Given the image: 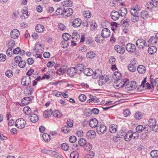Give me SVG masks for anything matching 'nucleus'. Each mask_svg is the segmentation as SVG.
<instances>
[{"mask_svg":"<svg viewBox=\"0 0 158 158\" xmlns=\"http://www.w3.org/2000/svg\"><path fill=\"white\" fill-rule=\"evenodd\" d=\"M124 87L127 90H132L136 89L137 86L136 82L133 81L130 82L129 80H124Z\"/></svg>","mask_w":158,"mask_h":158,"instance_id":"1","label":"nucleus"},{"mask_svg":"<svg viewBox=\"0 0 158 158\" xmlns=\"http://www.w3.org/2000/svg\"><path fill=\"white\" fill-rule=\"evenodd\" d=\"M136 45L139 49L149 46V44L146 43L145 41L142 39H138L137 40Z\"/></svg>","mask_w":158,"mask_h":158,"instance_id":"2","label":"nucleus"},{"mask_svg":"<svg viewBox=\"0 0 158 158\" xmlns=\"http://www.w3.org/2000/svg\"><path fill=\"white\" fill-rule=\"evenodd\" d=\"M26 124L25 120L22 118L18 119L15 123V126L19 129H22L25 127Z\"/></svg>","mask_w":158,"mask_h":158,"instance_id":"3","label":"nucleus"},{"mask_svg":"<svg viewBox=\"0 0 158 158\" xmlns=\"http://www.w3.org/2000/svg\"><path fill=\"white\" fill-rule=\"evenodd\" d=\"M41 152L44 153L49 155L52 156H54L55 157L57 158H61V155L59 154L55 151L44 149L41 151Z\"/></svg>","mask_w":158,"mask_h":158,"instance_id":"4","label":"nucleus"},{"mask_svg":"<svg viewBox=\"0 0 158 158\" xmlns=\"http://www.w3.org/2000/svg\"><path fill=\"white\" fill-rule=\"evenodd\" d=\"M31 83V78L29 76H24L22 79L21 83L23 86H28Z\"/></svg>","mask_w":158,"mask_h":158,"instance_id":"5","label":"nucleus"},{"mask_svg":"<svg viewBox=\"0 0 158 158\" xmlns=\"http://www.w3.org/2000/svg\"><path fill=\"white\" fill-rule=\"evenodd\" d=\"M126 48L128 52L133 53L135 51L136 48L134 44L129 43L126 45Z\"/></svg>","mask_w":158,"mask_h":158,"instance_id":"6","label":"nucleus"},{"mask_svg":"<svg viewBox=\"0 0 158 158\" xmlns=\"http://www.w3.org/2000/svg\"><path fill=\"white\" fill-rule=\"evenodd\" d=\"M73 13V10L71 8L64 9V11L63 13L62 17L64 18L70 16Z\"/></svg>","mask_w":158,"mask_h":158,"instance_id":"7","label":"nucleus"},{"mask_svg":"<svg viewBox=\"0 0 158 158\" xmlns=\"http://www.w3.org/2000/svg\"><path fill=\"white\" fill-rule=\"evenodd\" d=\"M140 10V7L138 5H136L134 7L130 9V11L131 14L132 15L138 14V11Z\"/></svg>","mask_w":158,"mask_h":158,"instance_id":"8","label":"nucleus"},{"mask_svg":"<svg viewBox=\"0 0 158 158\" xmlns=\"http://www.w3.org/2000/svg\"><path fill=\"white\" fill-rule=\"evenodd\" d=\"M101 34L103 38H108L110 35V31L107 28H104L102 30Z\"/></svg>","mask_w":158,"mask_h":158,"instance_id":"9","label":"nucleus"},{"mask_svg":"<svg viewBox=\"0 0 158 158\" xmlns=\"http://www.w3.org/2000/svg\"><path fill=\"white\" fill-rule=\"evenodd\" d=\"M74 68L76 71V73L78 74H80L83 70L84 66L82 64H79L76 65Z\"/></svg>","mask_w":158,"mask_h":158,"instance_id":"10","label":"nucleus"},{"mask_svg":"<svg viewBox=\"0 0 158 158\" xmlns=\"http://www.w3.org/2000/svg\"><path fill=\"white\" fill-rule=\"evenodd\" d=\"M106 130V127L104 125H101L98 126L97 128L96 131L97 133L99 134H103Z\"/></svg>","mask_w":158,"mask_h":158,"instance_id":"11","label":"nucleus"},{"mask_svg":"<svg viewBox=\"0 0 158 158\" xmlns=\"http://www.w3.org/2000/svg\"><path fill=\"white\" fill-rule=\"evenodd\" d=\"M120 13L117 11L114 10L111 12L110 16L111 19L114 21H116L118 19L120 16Z\"/></svg>","mask_w":158,"mask_h":158,"instance_id":"12","label":"nucleus"},{"mask_svg":"<svg viewBox=\"0 0 158 158\" xmlns=\"http://www.w3.org/2000/svg\"><path fill=\"white\" fill-rule=\"evenodd\" d=\"M136 61L134 59L133 61H131V63L128 66V69L131 72H135L136 69V67L135 66Z\"/></svg>","mask_w":158,"mask_h":158,"instance_id":"13","label":"nucleus"},{"mask_svg":"<svg viewBox=\"0 0 158 158\" xmlns=\"http://www.w3.org/2000/svg\"><path fill=\"white\" fill-rule=\"evenodd\" d=\"M19 35L20 33L19 31L16 29H14L12 30L10 34V37L13 39H16L18 38Z\"/></svg>","mask_w":158,"mask_h":158,"instance_id":"14","label":"nucleus"},{"mask_svg":"<svg viewBox=\"0 0 158 158\" xmlns=\"http://www.w3.org/2000/svg\"><path fill=\"white\" fill-rule=\"evenodd\" d=\"M108 79V77L106 75H102L99 78V85H102L105 84Z\"/></svg>","mask_w":158,"mask_h":158,"instance_id":"15","label":"nucleus"},{"mask_svg":"<svg viewBox=\"0 0 158 158\" xmlns=\"http://www.w3.org/2000/svg\"><path fill=\"white\" fill-rule=\"evenodd\" d=\"M102 75V72L101 70L97 69L94 72V73L92 75L93 78L94 79L99 78Z\"/></svg>","mask_w":158,"mask_h":158,"instance_id":"16","label":"nucleus"},{"mask_svg":"<svg viewBox=\"0 0 158 158\" xmlns=\"http://www.w3.org/2000/svg\"><path fill=\"white\" fill-rule=\"evenodd\" d=\"M114 48L116 52L119 54H123L125 52L124 48L118 45H115Z\"/></svg>","mask_w":158,"mask_h":158,"instance_id":"17","label":"nucleus"},{"mask_svg":"<svg viewBox=\"0 0 158 158\" xmlns=\"http://www.w3.org/2000/svg\"><path fill=\"white\" fill-rule=\"evenodd\" d=\"M81 23L82 21L80 19H76L73 21L72 26L74 27H78L81 26Z\"/></svg>","mask_w":158,"mask_h":158,"instance_id":"18","label":"nucleus"},{"mask_svg":"<svg viewBox=\"0 0 158 158\" xmlns=\"http://www.w3.org/2000/svg\"><path fill=\"white\" fill-rule=\"evenodd\" d=\"M98 124V121L95 118L91 119L89 122V125L92 128H95L97 127Z\"/></svg>","mask_w":158,"mask_h":158,"instance_id":"19","label":"nucleus"},{"mask_svg":"<svg viewBox=\"0 0 158 158\" xmlns=\"http://www.w3.org/2000/svg\"><path fill=\"white\" fill-rule=\"evenodd\" d=\"M86 136L88 139H94L96 136V132L94 130L89 131L87 132Z\"/></svg>","mask_w":158,"mask_h":158,"instance_id":"20","label":"nucleus"},{"mask_svg":"<svg viewBox=\"0 0 158 158\" xmlns=\"http://www.w3.org/2000/svg\"><path fill=\"white\" fill-rule=\"evenodd\" d=\"M67 74L70 77H73L76 74H77L76 73V71L74 67H71L67 71Z\"/></svg>","mask_w":158,"mask_h":158,"instance_id":"21","label":"nucleus"},{"mask_svg":"<svg viewBox=\"0 0 158 158\" xmlns=\"http://www.w3.org/2000/svg\"><path fill=\"white\" fill-rule=\"evenodd\" d=\"M132 135V131L131 130H129L124 135L125 140L126 141H129L131 139Z\"/></svg>","mask_w":158,"mask_h":158,"instance_id":"22","label":"nucleus"},{"mask_svg":"<svg viewBox=\"0 0 158 158\" xmlns=\"http://www.w3.org/2000/svg\"><path fill=\"white\" fill-rule=\"evenodd\" d=\"M113 77L117 81H118V80H120L121 79L122 75L118 71H115L113 75Z\"/></svg>","mask_w":158,"mask_h":158,"instance_id":"23","label":"nucleus"},{"mask_svg":"<svg viewBox=\"0 0 158 158\" xmlns=\"http://www.w3.org/2000/svg\"><path fill=\"white\" fill-rule=\"evenodd\" d=\"M32 98H33V97H26L23 98L21 101L22 104L24 105H27L29 103Z\"/></svg>","mask_w":158,"mask_h":158,"instance_id":"24","label":"nucleus"},{"mask_svg":"<svg viewBox=\"0 0 158 158\" xmlns=\"http://www.w3.org/2000/svg\"><path fill=\"white\" fill-rule=\"evenodd\" d=\"M6 45L8 48V50H12V48L15 45V41L13 40H10L7 41Z\"/></svg>","mask_w":158,"mask_h":158,"instance_id":"25","label":"nucleus"},{"mask_svg":"<svg viewBox=\"0 0 158 158\" xmlns=\"http://www.w3.org/2000/svg\"><path fill=\"white\" fill-rule=\"evenodd\" d=\"M30 121L32 123H35L38 121V117L35 114H32L29 117Z\"/></svg>","mask_w":158,"mask_h":158,"instance_id":"26","label":"nucleus"},{"mask_svg":"<svg viewBox=\"0 0 158 158\" xmlns=\"http://www.w3.org/2000/svg\"><path fill=\"white\" fill-rule=\"evenodd\" d=\"M84 73L87 76H91L94 73V71L90 68H86L84 70Z\"/></svg>","mask_w":158,"mask_h":158,"instance_id":"27","label":"nucleus"},{"mask_svg":"<svg viewBox=\"0 0 158 158\" xmlns=\"http://www.w3.org/2000/svg\"><path fill=\"white\" fill-rule=\"evenodd\" d=\"M52 113V110L50 109H48L44 112L43 116L44 118L49 117L51 115Z\"/></svg>","mask_w":158,"mask_h":158,"instance_id":"28","label":"nucleus"},{"mask_svg":"<svg viewBox=\"0 0 158 158\" xmlns=\"http://www.w3.org/2000/svg\"><path fill=\"white\" fill-rule=\"evenodd\" d=\"M35 28L37 32L41 33L44 31V27L43 25L39 24L35 27Z\"/></svg>","mask_w":158,"mask_h":158,"instance_id":"29","label":"nucleus"},{"mask_svg":"<svg viewBox=\"0 0 158 158\" xmlns=\"http://www.w3.org/2000/svg\"><path fill=\"white\" fill-rule=\"evenodd\" d=\"M72 2L71 0L65 1L61 2L62 6L65 7H70L72 6Z\"/></svg>","mask_w":158,"mask_h":158,"instance_id":"30","label":"nucleus"},{"mask_svg":"<svg viewBox=\"0 0 158 158\" xmlns=\"http://www.w3.org/2000/svg\"><path fill=\"white\" fill-rule=\"evenodd\" d=\"M157 51V48L155 46H151L149 48L148 51L150 54L155 53Z\"/></svg>","mask_w":158,"mask_h":158,"instance_id":"31","label":"nucleus"},{"mask_svg":"<svg viewBox=\"0 0 158 158\" xmlns=\"http://www.w3.org/2000/svg\"><path fill=\"white\" fill-rule=\"evenodd\" d=\"M137 69L138 72L141 74L144 73L146 71V68L143 65H139L137 67Z\"/></svg>","mask_w":158,"mask_h":158,"instance_id":"32","label":"nucleus"},{"mask_svg":"<svg viewBox=\"0 0 158 158\" xmlns=\"http://www.w3.org/2000/svg\"><path fill=\"white\" fill-rule=\"evenodd\" d=\"M156 121L154 118L150 119L148 122V125L150 127H152L156 124Z\"/></svg>","mask_w":158,"mask_h":158,"instance_id":"33","label":"nucleus"},{"mask_svg":"<svg viewBox=\"0 0 158 158\" xmlns=\"http://www.w3.org/2000/svg\"><path fill=\"white\" fill-rule=\"evenodd\" d=\"M96 56L95 53L93 51H90L86 54V57L88 58L92 59Z\"/></svg>","mask_w":158,"mask_h":158,"instance_id":"34","label":"nucleus"},{"mask_svg":"<svg viewBox=\"0 0 158 158\" xmlns=\"http://www.w3.org/2000/svg\"><path fill=\"white\" fill-rule=\"evenodd\" d=\"M109 130L112 133H114L117 131V126L116 125L111 124L109 127Z\"/></svg>","mask_w":158,"mask_h":158,"instance_id":"35","label":"nucleus"},{"mask_svg":"<svg viewBox=\"0 0 158 158\" xmlns=\"http://www.w3.org/2000/svg\"><path fill=\"white\" fill-rule=\"evenodd\" d=\"M124 80H121L118 84H117V83L114 84V86L115 88H118V87L123 88L124 87Z\"/></svg>","mask_w":158,"mask_h":158,"instance_id":"36","label":"nucleus"},{"mask_svg":"<svg viewBox=\"0 0 158 158\" xmlns=\"http://www.w3.org/2000/svg\"><path fill=\"white\" fill-rule=\"evenodd\" d=\"M130 20L128 19H124L121 22V23L122 26L125 27H128L129 25V22Z\"/></svg>","mask_w":158,"mask_h":158,"instance_id":"37","label":"nucleus"},{"mask_svg":"<svg viewBox=\"0 0 158 158\" xmlns=\"http://www.w3.org/2000/svg\"><path fill=\"white\" fill-rule=\"evenodd\" d=\"M71 37L72 39L76 40H78L80 39L79 34L76 32H73Z\"/></svg>","mask_w":158,"mask_h":158,"instance_id":"38","label":"nucleus"},{"mask_svg":"<svg viewBox=\"0 0 158 158\" xmlns=\"http://www.w3.org/2000/svg\"><path fill=\"white\" fill-rule=\"evenodd\" d=\"M64 7L58 8L56 10V14L58 15H61L62 16L63 13L64 11Z\"/></svg>","mask_w":158,"mask_h":158,"instance_id":"39","label":"nucleus"},{"mask_svg":"<svg viewBox=\"0 0 158 158\" xmlns=\"http://www.w3.org/2000/svg\"><path fill=\"white\" fill-rule=\"evenodd\" d=\"M151 156L152 158H156L158 157V151L153 150L150 153Z\"/></svg>","mask_w":158,"mask_h":158,"instance_id":"40","label":"nucleus"},{"mask_svg":"<svg viewBox=\"0 0 158 158\" xmlns=\"http://www.w3.org/2000/svg\"><path fill=\"white\" fill-rule=\"evenodd\" d=\"M83 147H84V149L87 151H90L92 148V145L88 143H87Z\"/></svg>","mask_w":158,"mask_h":158,"instance_id":"41","label":"nucleus"},{"mask_svg":"<svg viewBox=\"0 0 158 158\" xmlns=\"http://www.w3.org/2000/svg\"><path fill=\"white\" fill-rule=\"evenodd\" d=\"M61 149L64 151H67L69 149V146L68 144L66 143H64L61 144Z\"/></svg>","mask_w":158,"mask_h":158,"instance_id":"42","label":"nucleus"},{"mask_svg":"<svg viewBox=\"0 0 158 158\" xmlns=\"http://www.w3.org/2000/svg\"><path fill=\"white\" fill-rule=\"evenodd\" d=\"M103 37H102L101 35H98L95 37V41L97 42L98 43H103Z\"/></svg>","mask_w":158,"mask_h":158,"instance_id":"43","label":"nucleus"},{"mask_svg":"<svg viewBox=\"0 0 158 158\" xmlns=\"http://www.w3.org/2000/svg\"><path fill=\"white\" fill-rule=\"evenodd\" d=\"M143 117V114L142 113L140 112H136L134 115V117L135 119L139 120L141 119Z\"/></svg>","mask_w":158,"mask_h":158,"instance_id":"44","label":"nucleus"},{"mask_svg":"<svg viewBox=\"0 0 158 158\" xmlns=\"http://www.w3.org/2000/svg\"><path fill=\"white\" fill-rule=\"evenodd\" d=\"M42 136L43 139L45 142H48L51 139L50 136V135L46 133H44L43 135Z\"/></svg>","mask_w":158,"mask_h":158,"instance_id":"45","label":"nucleus"},{"mask_svg":"<svg viewBox=\"0 0 158 158\" xmlns=\"http://www.w3.org/2000/svg\"><path fill=\"white\" fill-rule=\"evenodd\" d=\"M42 44H40L39 42L36 43L35 46V47L34 48V50H35L36 52H39L40 50L42 48Z\"/></svg>","mask_w":158,"mask_h":158,"instance_id":"46","label":"nucleus"},{"mask_svg":"<svg viewBox=\"0 0 158 158\" xmlns=\"http://www.w3.org/2000/svg\"><path fill=\"white\" fill-rule=\"evenodd\" d=\"M139 19V14L132 15L131 17V20L133 23H135L138 22Z\"/></svg>","mask_w":158,"mask_h":158,"instance_id":"47","label":"nucleus"},{"mask_svg":"<svg viewBox=\"0 0 158 158\" xmlns=\"http://www.w3.org/2000/svg\"><path fill=\"white\" fill-rule=\"evenodd\" d=\"M141 16L143 19H146L149 17V15L146 11H143L141 13Z\"/></svg>","mask_w":158,"mask_h":158,"instance_id":"48","label":"nucleus"},{"mask_svg":"<svg viewBox=\"0 0 158 158\" xmlns=\"http://www.w3.org/2000/svg\"><path fill=\"white\" fill-rule=\"evenodd\" d=\"M70 128V127L65 125L62 127L61 131L65 133H68L71 131Z\"/></svg>","mask_w":158,"mask_h":158,"instance_id":"49","label":"nucleus"},{"mask_svg":"<svg viewBox=\"0 0 158 158\" xmlns=\"http://www.w3.org/2000/svg\"><path fill=\"white\" fill-rule=\"evenodd\" d=\"M33 90L31 87H27L26 89L24 91V93L26 95H27V94L31 95L32 92H33Z\"/></svg>","mask_w":158,"mask_h":158,"instance_id":"50","label":"nucleus"},{"mask_svg":"<svg viewBox=\"0 0 158 158\" xmlns=\"http://www.w3.org/2000/svg\"><path fill=\"white\" fill-rule=\"evenodd\" d=\"M120 15L122 17H124L125 16L127 13V11L126 8L122 7L120 9Z\"/></svg>","mask_w":158,"mask_h":158,"instance_id":"51","label":"nucleus"},{"mask_svg":"<svg viewBox=\"0 0 158 158\" xmlns=\"http://www.w3.org/2000/svg\"><path fill=\"white\" fill-rule=\"evenodd\" d=\"M146 128L145 127H143V126L141 125H139L137 126L136 127L135 130L138 133L141 132L143 129Z\"/></svg>","mask_w":158,"mask_h":158,"instance_id":"52","label":"nucleus"},{"mask_svg":"<svg viewBox=\"0 0 158 158\" xmlns=\"http://www.w3.org/2000/svg\"><path fill=\"white\" fill-rule=\"evenodd\" d=\"M150 4L152 7L154 6H158V0H152V1L150 3Z\"/></svg>","mask_w":158,"mask_h":158,"instance_id":"53","label":"nucleus"},{"mask_svg":"<svg viewBox=\"0 0 158 158\" xmlns=\"http://www.w3.org/2000/svg\"><path fill=\"white\" fill-rule=\"evenodd\" d=\"M86 143V140L83 138H80L78 140V144L81 146H83Z\"/></svg>","mask_w":158,"mask_h":158,"instance_id":"54","label":"nucleus"},{"mask_svg":"<svg viewBox=\"0 0 158 158\" xmlns=\"http://www.w3.org/2000/svg\"><path fill=\"white\" fill-rule=\"evenodd\" d=\"M83 15L84 17L89 18L91 17V14L89 10H87L84 11Z\"/></svg>","mask_w":158,"mask_h":158,"instance_id":"55","label":"nucleus"},{"mask_svg":"<svg viewBox=\"0 0 158 158\" xmlns=\"http://www.w3.org/2000/svg\"><path fill=\"white\" fill-rule=\"evenodd\" d=\"M79 155L77 152L75 151H74L71 152L70 155V158H78Z\"/></svg>","mask_w":158,"mask_h":158,"instance_id":"56","label":"nucleus"},{"mask_svg":"<svg viewBox=\"0 0 158 158\" xmlns=\"http://www.w3.org/2000/svg\"><path fill=\"white\" fill-rule=\"evenodd\" d=\"M23 111L26 114H29L31 113V109L28 106H25L23 108Z\"/></svg>","mask_w":158,"mask_h":158,"instance_id":"57","label":"nucleus"},{"mask_svg":"<svg viewBox=\"0 0 158 158\" xmlns=\"http://www.w3.org/2000/svg\"><path fill=\"white\" fill-rule=\"evenodd\" d=\"M53 114L54 117L56 118H60L62 115V114L59 110L55 111Z\"/></svg>","mask_w":158,"mask_h":158,"instance_id":"58","label":"nucleus"},{"mask_svg":"<svg viewBox=\"0 0 158 158\" xmlns=\"http://www.w3.org/2000/svg\"><path fill=\"white\" fill-rule=\"evenodd\" d=\"M148 44L149 45L151 44H153L154 43H156V39L154 37H152L148 41Z\"/></svg>","mask_w":158,"mask_h":158,"instance_id":"59","label":"nucleus"},{"mask_svg":"<svg viewBox=\"0 0 158 158\" xmlns=\"http://www.w3.org/2000/svg\"><path fill=\"white\" fill-rule=\"evenodd\" d=\"M71 36V35H70L69 34L66 33L62 35L63 39L66 41L69 40Z\"/></svg>","mask_w":158,"mask_h":158,"instance_id":"60","label":"nucleus"},{"mask_svg":"<svg viewBox=\"0 0 158 158\" xmlns=\"http://www.w3.org/2000/svg\"><path fill=\"white\" fill-rule=\"evenodd\" d=\"M78 98L80 101L83 102L86 100V98L84 94H81L79 96Z\"/></svg>","mask_w":158,"mask_h":158,"instance_id":"61","label":"nucleus"},{"mask_svg":"<svg viewBox=\"0 0 158 158\" xmlns=\"http://www.w3.org/2000/svg\"><path fill=\"white\" fill-rule=\"evenodd\" d=\"M58 29L60 31H64L66 27L65 25L62 23H59L58 26Z\"/></svg>","mask_w":158,"mask_h":158,"instance_id":"62","label":"nucleus"},{"mask_svg":"<svg viewBox=\"0 0 158 158\" xmlns=\"http://www.w3.org/2000/svg\"><path fill=\"white\" fill-rule=\"evenodd\" d=\"M6 75L8 77H10L13 76V72L11 70H8L5 73Z\"/></svg>","mask_w":158,"mask_h":158,"instance_id":"63","label":"nucleus"},{"mask_svg":"<svg viewBox=\"0 0 158 158\" xmlns=\"http://www.w3.org/2000/svg\"><path fill=\"white\" fill-rule=\"evenodd\" d=\"M64 73L65 70L63 68H60L56 72L57 73L60 75H63Z\"/></svg>","mask_w":158,"mask_h":158,"instance_id":"64","label":"nucleus"}]
</instances>
